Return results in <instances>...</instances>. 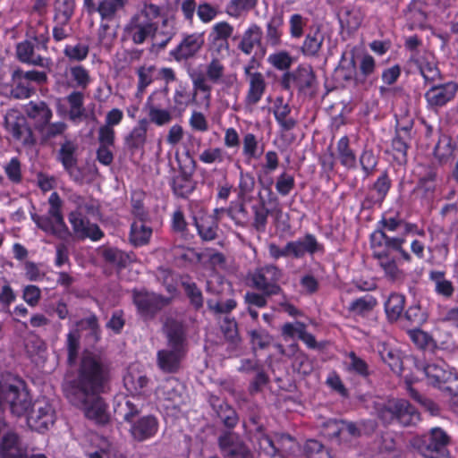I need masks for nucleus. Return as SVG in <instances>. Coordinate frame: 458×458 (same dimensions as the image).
Masks as SVG:
<instances>
[{"label": "nucleus", "mask_w": 458, "mask_h": 458, "mask_svg": "<svg viewBox=\"0 0 458 458\" xmlns=\"http://www.w3.org/2000/svg\"><path fill=\"white\" fill-rule=\"evenodd\" d=\"M107 372L92 354L83 356L76 378L66 379L64 391L69 402L84 411L86 417L98 424L110 420L108 406L99 396L105 391Z\"/></svg>", "instance_id": "1"}, {"label": "nucleus", "mask_w": 458, "mask_h": 458, "mask_svg": "<svg viewBox=\"0 0 458 458\" xmlns=\"http://www.w3.org/2000/svg\"><path fill=\"white\" fill-rule=\"evenodd\" d=\"M404 224L399 213L394 216L384 214L377 223V228L369 236L372 257L377 261L386 276L395 280L399 276L397 261L411 264L413 261L412 255L404 249L406 242L404 237L389 236L387 232H396Z\"/></svg>", "instance_id": "2"}, {"label": "nucleus", "mask_w": 458, "mask_h": 458, "mask_svg": "<svg viewBox=\"0 0 458 458\" xmlns=\"http://www.w3.org/2000/svg\"><path fill=\"white\" fill-rule=\"evenodd\" d=\"M174 34L173 21L162 16L160 7L151 3H144L123 29L124 39L141 45L150 38L156 50L165 48Z\"/></svg>", "instance_id": "3"}, {"label": "nucleus", "mask_w": 458, "mask_h": 458, "mask_svg": "<svg viewBox=\"0 0 458 458\" xmlns=\"http://www.w3.org/2000/svg\"><path fill=\"white\" fill-rule=\"evenodd\" d=\"M5 405L16 416L27 414V423L32 430L44 432L55 422V411L49 402L42 398L31 404L30 395L22 382L0 383V408Z\"/></svg>", "instance_id": "4"}, {"label": "nucleus", "mask_w": 458, "mask_h": 458, "mask_svg": "<svg viewBox=\"0 0 458 458\" xmlns=\"http://www.w3.org/2000/svg\"><path fill=\"white\" fill-rule=\"evenodd\" d=\"M164 330L167 348L157 352V366L164 372L174 373L179 369L187 352L186 334L183 327L175 321L166 322Z\"/></svg>", "instance_id": "5"}, {"label": "nucleus", "mask_w": 458, "mask_h": 458, "mask_svg": "<svg viewBox=\"0 0 458 458\" xmlns=\"http://www.w3.org/2000/svg\"><path fill=\"white\" fill-rule=\"evenodd\" d=\"M377 419L384 425L398 423L403 427L415 425L420 420L417 409L405 399H388L375 403Z\"/></svg>", "instance_id": "6"}, {"label": "nucleus", "mask_w": 458, "mask_h": 458, "mask_svg": "<svg viewBox=\"0 0 458 458\" xmlns=\"http://www.w3.org/2000/svg\"><path fill=\"white\" fill-rule=\"evenodd\" d=\"M449 443V436L440 428H433L428 434L411 440V446L425 458H450Z\"/></svg>", "instance_id": "7"}, {"label": "nucleus", "mask_w": 458, "mask_h": 458, "mask_svg": "<svg viewBox=\"0 0 458 458\" xmlns=\"http://www.w3.org/2000/svg\"><path fill=\"white\" fill-rule=\"evenodd\" d=\"M49 209L47 215L32 216L37 225L47 233L63 239L68 233V228L62 214L63 201L57 192L51 193L48 199Z\"/></svg>", "instance_id": "8"}, {"label": "nucleus", "mask_w": 458, "mask_h": 458, "mask_svg": "<svg viewBox=\"0 0 458 458\" xmlns=\"http://www.w3.org/2000/svg\"><path fill=\"white\" fill-rule=\"evenodd\" d=\"M282 276V270L276 266L265 265L252 274V286L267 295H277L283 291L278 284Z\"/></svg>", "instance_id": "9"}, {"label": "nucleus", "mask_w": 458, "mask_h": 458, "mask_svg": "<svg viewBox=\"0 0 458 458\" xmlns=\"http://www.w3.org/2000/svg\"><path fill=\"white\" fill-rule=\"evenodd\" d=\"M317 83L316 74L310 65L300 64L291 72H285L280 80L283 89L290 90L293 87L299 92L306 93L313 89Z\"/></svg>", "instance_id": "10"}, {"label": "nucleus", "mask_w": 458, "mask_h": 458, "mask_svg": "<svg viewBox=\"0 0 458 458\" xmlns=\"http://www.w3.org/2000/svg\"><path fill=\"white\" fill-rule=\"evenodd\" d=\"M4 126L14 140L24 146H32L35 138L26 117L18 110L11 109L4 115Z\"/></svg>", "instance_id": "11"}, {"label": "nucleus", "mask_w": 458, "mask_h": 458, "mask_svg": "<svg viewBox=\"0 0 458 458\" xmlns=\"http://www.w3.org/2000/svg\"><path fill=\"white\" fill-rule=\"evenodd\" d=\"M229 216V208L224 207L217 208L214 211V216L200 212L194 215L192 219L197 232L203 241H212L220 231L219 225L225 217Z\"/></svg>", "instance_id": "12"}, {"label": "nucleus", "mask_w": 458, "mask_h": 458, "mask_svg": "<svg viewBox=\"0 0 458 458\" xmlns=\"http://www.w3.org/2000/svg\"><path fill=\"white\" fill-rule=\"evenodd\" d=\"M413 123L410 122L405 125H397L394 135L391 140V148L388 151L398 164H405L408 158V150L411 148L412 140L411 131Z\"/></svg>", "instance_id": "13"}, {"label": "nucleus", "mask_w": 458, "mask_h": 458, "mask_svg": "<svg viewBox=\"0 0 458 458\" xmlns=\"http://www.w3.org/2000/svg\"><path fill=\"white\" fill-rule=\"evenodd\" d=\"M169 298L147 291H134L133 302L140 315L145 318H152L159 310L166 306Z\"/></svg>", "instance_id": "14"}, {"label": "nucleus", "mask_w": 458, "mask_h": 458, "mask_svg": "<svg viewBox=\"0 0 458 458\" xmlns=\"http://www.w3.org/2000/svg\"><path fill=\"white\" fill-rule=\"evenodd\" d=\"M157 398L164 401L165 409H179L185 403L182 384L174 377L165 379L156 390Z\"/></svg>", "instance_id": "15"}, {"label": "nucleus", "mask_w": 458, "mask_h": 458, "mask_svg": "<svg viewBox=\"0 0 458 458\" xmlns=\"http://www.w3.org/2000/svg\"><path fill=\"white\" fill-rule=\"evenodd\" d=\"M458 92V83L447 81L441 84L432 85L424 94L428 106L431 109H437L445 106L453 100Z\"/></svg>", "instance_id": "16"}, {"label": "nucleus", "mask_w": 458, "mask_h": 458, "mask_svg": "<svg viewBox=\"0 0 458 458\" xmlns=\"http://www.w3.org/2000/svg\"><path fill=\"white\" fill-rule=\"evenodd\" d=\"M167 102V94L164 90L153 92L147 101L149 119L157 126H163L172 121L173 116L171 111L163 108Z\"/></svg>", "instance_id": "17"}, {"label": "nucleus", "mask_w": 458, "mask_h": 458, "mask_svg": "<svg viewBox=\"0 0 458 458\" xmlns=\"http://www.w3.org/2000/svg\"><path fill=\"white\" fill-rule=\"evenodd\" d=\"M41 50H47V48H38V43L27 38L16 45V57L23 64L48 68L51 65V60L42 56L39 54Z\"/></svg>", "instance_id": "18"}, {"label": "nucleus", "mask_w": 458, "mask_h": 458, "mask_svg": "<svg viewBox=\"0 0 458 458\" xmlns=\"http://www.w3.org/2000/svg\"><path fill=\"white\" fill-rule=\"evenodd\" d=\"M129 0H84L88 13H98L103 21H114Z\"/></svg>", "instance_id": "19"}, {"label": "nucleus", "mask_w": 458, "mask_h": 458, "mask_svg": "<svg viewBox=\"0 0 458 458\" xmlns=\"http://www.w3.org/2000/svg\"><path fill=\"white\" fill-rule=\"evenodd\" d=\"M212 55L227 57L229 55V24L225 21L217 22L208 36Z\"/></svg>", "instance_id": "20"}, {"label": "nucleus", "mask_w": 458, "mask_h": 458, "mask_svg": "<svg viewBox=\"0 0 458 458\" xmlns=\"http://www.w3.org/2000/svg\"><path fill=\"white\" fill-rule=\"evenodd\" d=\"M428 383L439 389H450L445 385L454 378L448 365L444 360L428 363L423 368Z\"/></svg>", "instance_id": "21"}, {"label": "nucleus", "mask_w": 458, "mask_h": 458, "mask_svg": "<svg viewBox=\"0 0 458 458\" xmlns=\"http://www.w3.org/2000/svg\"><path fill=\"white\" fill-rule=\"evenodd\" d=\"M288 249H291L292 258L296 259H302L306 253L314 255L325 252L324 245L318 242L314 234L309 233L302 239L288 242Z\"/></svg>", "instance_id": "22"}, {"label": "nucleus", "mask_w": 458, "mask_h": 458, "mask_svg": "<svg viewBox=\"0 0 458 458\" xmlns=\"http://www.w3.org/2000/svg\"><path fill=\"white\" fill-rule=\"evenodd\" d=\"M158 420L153 415H145L131 423L130 432L133 439L142 442L152 438L158 431Z\"/></svg>", "instance_id": "23"}, {"label": "nucleus", "mask_w": 458, "mask_h": 458, "mask_svg": "<svg viewBox=\"0 0 458 458\" xmlns=\"http://www.w3.org/2000/svg\"><path fill=\"white\" fill-rule=\"evenodd\" d=\"M69 222L75 233L82 238H89L96 242L104 235L98 225L90 224L79 210L70 213Z\"/></svg>", "instance_id": "24"}, {"label": "nucleus", "mask_w": 458, "mask_h": 458, "mask_svg": "<svg viewBox=\"0 0 458 458\" xmlns=\"http://www.w3.org/2000/svg\"><path fill=\"white\" fill-rule=\"evenodd\" d=\"M391 188L392 180L387 170H384L371 186V189L375 191V195L366 196L362 201V207L364 208H370L376 204L381 206Z\"/></svg>", "instance_id": "25"}, {"label": "nucleus", "mask_w": 458, "mask_h": 458, "mask_svg": "<svg viewBox=\"0 0 458 458\" xmlns=\"http://www.w3.org/2000/svg\"><path fill=\"white\" fill-rule=\"evenodd\" d=\"M204 38L201 33H193L185 36L181 43L170 52V55L176 60H186L193 56L203 46Z\"/></svg>", "instance_id": "26"}, {"label": "nucleus", "mask_w": 458, "mask_h": 458, "mask_svg": "<svg viewBox=\"0 0 458 458\" xmlns=\"http://www.w3.org/2000/svg\"><path fill=\"white\" fill-rule=\"evenodd\" d=\"M26 37L38 43V48H47L49 30L48 26L41 16H31L28 22Z\"/></svg>", "instance_id": "27"}, {"label": "nucleus", "mask_w": 458, "mask_h": 458, "mask_svg": "<svg viewBox=\"0 0 458 458\" xmlns=\"http://www.w3.org/2000/svg\"><path fill=\"white\" fill-rule=\"evenodd\" d=\"M376 68L375 58L369 54H364L360 59L358 71L354 75L355 83L361 86H372L377 81V78L373 77Z\"/></svg>", "instance_id": "28"}, {"label": "nucleus", "mask_w": 458, "mask_h": 458, "mask_svg": "<svg viewBox=\"0 0 458 458\" xmlns=\"http://www.w3.org/2000/svg\"><path fill=\"white\" fill-rule=\"evenodd\" d=\"M410 62L413 63L424 79L425 84L433 83L437 80H442V73L433 60H429L427 55H412Z\"/></svg>", "instance_id": "29"}, {"label": "nucleus", "mask_w": 458, "mask_h": 458, "mask_svg": "<svg viewBox=\"0 0 458 458\" xmlns=\"http://www.w3.org/2000/svg\"><path fill=\"white\" fill-rule=\"evenodd\" d=\"M97 323L98 319L96 316L92 315L85 319L81 320L75 327L70 330V332L67 335L68 360L70 363L75 361L80 349L81 335L78 327L86 325L87 327L94 330L97 327Z\"/></svg>", "instance_id": "30"}, {"label": "nucleus", "mask_w": 458, "mask_h": 458, "mask_svg": "<svg viewBox=\"0 0 458 458\" xmlns=\"http://www.w3.org/2000/svg\"><path fill=\"white\" fill-rule=\"evenodd\" d=\"M377 304L376 297L371 294H365L353 299L349 303L347 310L353 318H367L373 313Z\"/></svg>", "instance_id": "31"}, {"label": "nucleus", "mask_w": 458, "mask_h": 458, "mask_svg": "<svg viewBox=\"0 0 458 458\" xmlns=\"http://www.w3.org/2000/svg\"><path fill=\"white\" fill-rule=\"evenodd\" d=\"M325 37L319 27L311 28L305 35L301 53L305 57H318L323 47Z\"/></svg>", "instance_id": "32"}, {"label": "nucleus", "mask_w": 458, "mask_h": 458, "mask_svg": "<svg viewBox=\"0 0 458 458\" xmlns=\"http://www.w3.org/2000/svg\"><path fill=\"white\" fill-rule=\"evenodd\" d=\"M27 115L33 120L35 128L39 131L52 118V111L43 101H30L25 106Z\"/></svg>", "instance_id": "33"}, {"label": "nucleus", "mask_w": 458, "mask_h": 458, "mask_svg": "<svg viewBox=\"0 0 458 458\" xmlns=\"http://www.w3.org/2000/svg\"><path fill=\"white\" fill-rule=\"evenodd\" d=\"M249 89L245 96L244 102L248 106H256L263 98L267 82L262 73H253L247 78Z\"/></svg>", "instance_id": "34"}, {"label": "nucleus", "mask_w": 458, "mask_h": 458, "mask_svg": "<svg viewBox=\"0 0 458 458\" xmlns=\"http://www.w3.org/2000/svg\"><path fill=\"white\" fill-rule=\"evenodd\" d=\"M0 455L2 458H26L16 433L4 432L0 440Z\"/></svg>", "instance_id": "35"}, {"label": "nucleus", "mask_w": 458, "mask_h": 458, "mask_svg": "<svg viewBox=\"0 0 458 458\" xmlns=\"http://www.w3.org/2000/svg\"><path fill=\"white\" fill-rule=\"evenodd\" d=\"M139 405L134 403L131 397L119 395L114 403V412L117 420L131 423L135 416L140 413Z\"/></svg>", "instance_id": "36"}, {"label": "nucleus", "mask_w": 458, "mask_h": 458, "mask_svg": "<svg viewBox=\"0 0 458 458\" xmlns=\"http://www.w3.org/2000/svg\"><path fill=\"white\" fill-rule=\"evenodd\" d=\"M335 155L340 164L346 169L351 170L356 167V154L351 148V140L347 135L342 136L336 142Z\"/></svg>", "instance_id": "37"}, {"label": "nucleus", "mask_w": 458, "mask_h": 458, "mask_svg": "<svg viewBox=\"0 0 458 458\" xmlns=\"http://www.w3.org/2000/svg\"><path fill=\"white\" fill-rule=\"evenodd\" d=\"M66 83L81 89H86L93 82L90 72L81 64L71 65L66 69Z\"/></svg>", "instance_id": "38"}, {"label": "nucleus", "mask_w": 458, "mask_h": 458, "mask_svg": "<svg viewBox=\"0 0 458 458\" xmlns=\"http://www.w3.org/2000/svg\"><path fill=\"white\" fill-rule=\"evenodd\" d=\"M406 298L403 294L391 293L384 303V310L390 323L397 322L404 313Z\"/></svg>", "instance_id": "39"}, {"label": "nucleus", "mask_w": 458, "mask_h": 458, "mask_svg": "<svg viewBox=\"0 0 458 458\" xmlns=\"http://www.w3.org/2000/svg\"><path fill=\"white\" fill-rule=\"evenodd\" d=\"M284 15L282 13H275L266 26V41L268 46L278 47L282 43Z\"/></svg>", "instance_id": "40"}, {"label": "nucleus", "mask_w": 458, "mask_h": 458, "mask_svg": "<svg viewBox=\"0 0 458 458\" xmlns=\"http://www.w3.org/2000/svg\"><path fill=\"white\" fill-rule=\"evenodd\" d=\"M437 172L434 169H429L423 176L419 178L414 191L420 193L421 199L432 200L437 189Z\"/></svg>", "instance_id": "41"}, {"label": "nucleus", "mask_w": 458, "mask_h": 458, "mask_svg": "<svg viewBox=\"0 0 458 458\" xmlns=\"http://www.w3.org/2000/svg\"><path fill=\"white\" fill-rule=\"evenodd\" d=\"M428 279L434 283L435 293L445 299H450L454 293L453 283L445 278V272L442 270H431L428 273Z\"/></svg>", "instance_id": "42"}, {"label": "nucleus", "mask_w": 458, "mask_h": 458, "mask_svg": "<svg viewBox=\"0 0 458 458\" xmlns=\"http://www.w3.org/2000/svg\"><path fill=\"white\" fill-rule=\"evenodd\" d=\"M147 219H136L131 226L130 241L134 246H142L148 242L152 228L146 224Z\"/></svg>", "instance_id": "43"}, {"label": "nucleus", "mask_w": 458, "mask_h": 458, "mask_svg": "<svg viewBox=\"0 0 458 458\" xmlns=\"http://www.w3.org/2000/svg\"><path fill=\"white\" fill-rule=\"evenodd\" d=\"M13 87L11 95L18 99L28 98L34 91L32 85L24 78L21 70H15L12 74Z\"/></svg>", "instance_id": "44"}, {"label": "nucleus", "mask_w": 458, "mask_h": 458, "mask_svg": "<svg viewBox=\"0 0 458 458\" xmlns=\"http://www.w3.org/2000/svg\"><path fill=\"white\" fill-rule=\"evenodd\" d=\"M378 354L386 364L394 372H401L403 369V361L400 352L391 345L382 343L377 345Z\"/></svg>", "instance_id": "45"}, {"label": "nucleus", "mask_w": 458, "mask_h": 458, "mask_svg": "<svg viewBox=\"0 0 458 458\" xmlns=\"http://www.w3.org/2000/svg\"><path fill=\"white\" fill-rule=\"evenodd\" d=\"M289 348L293 352L292 367L301 375H309L313 370V365L309 356L300 350L298 344H292Z\"/></svg>", "instance_id": "46"}, {"label": "nucleus", "mask_w": 458, "mask_h": 458, "mask_svg": "<svg viewBox=\"0 0 458 458\" xmlns=\"http://www.w3.org/2000/svg\"><path fill=\"white\" fill-rule=\"evenodd\" d=\"M262 30L257 24H251L243 33L239 48L246 55H250L256 45H260Z\"/></svg>", "instance_id": "47"}, {"label": "nucleus", "mask_w": 458, "mask_h": 458, "mask_svg": "<svg viewBox=\"0 0 458 458\" xmlns=\"http://www.w3.org/2000/svg\"><path fill=\"white\" fill-rule=\"evenodd\" d=\"M435 157L439 162H446L454 153V142L451 136L440 133L433 150Z\"/></svg>", "instance_id": "48"}, {"label": "nucleus", "mask_w": 458, "mask_h": 458, "mask_svg": "<svg viewBox=\"0 0 458 458\" xmlns=\"http://www.w3.org/2000/svg\"><path fill=\"white\" fill-rule=\"evenodd\" d=\"M290 113L291 107L288 104H283L282 100L279 105H276L275 106V119L284 131L293 130L297 124L296 120L289 116Z\"/></svg>", "instance_id": "49"}, {"label": "nucleus", "mask_w": 458, "mask_h": 458, "mask_svg": "<svg viewBox=\"0 0 458 458\" xmlns=\"http://www.w3.org/2000/svg\"><path fill=\"white\" fill-rule=\"evenodd\" d=\"M403 318L411 326L420 327L427 322L428 316L420 303H414L404 311Z\"/></svg>", "instance_id": "50"}, {"label": "nucleus", "mask_w": 458, "mask_h": 458, "mask_svg": "<svg viewBox=\"0 0 458 458\" xmlns=\"http://www.w3.org/2000/svg\"><path fill=\"white\" fill-rule=\"evenodd\" d=\"M255 185L254 177L250 174H243L241 172L240 182L238 186V197L241 203H236L235 208L239 207L240 210H243L242 202L250 199Z\"/></svg>", "instance_id": "51"}, {"label": "nucleus", "mask_w": 458, "mask_h": 458, "mask_svg": "<svg viewBox=\"0 0 458 458\" xmlns=\"http://www.w3.org/2000/svg\"><path fill=\"white\" fill-rule=\"evenodd\" d=\"M75 147L72 142H64L59 150L58 158L63 164L64 169L72 174L76 165V157L74 156Z\"/></svg>", "instance_id": "52"}, {"label": "nucleus", "mask_w": 458, "mask_h": 458, "mask_svg": "<svg viewBox=\"0 0 458 458\" xmlns=\"http://www.w3.org/2000/svg\"><path fill=\"white\" fill-rule=\"evenodd\" d=\"M212 61L207 65L206 76L215 84H220L224 81L225 66L221 64L220 59L224 57L212 55Z\"/></svg>", "instance_id": "53"}, {"label": "nucleus", "mask_w": 458, "mask_h": 458, "mask_svg": "<svg viewBox=\"0 0 458 458\" xmlns=\"http://www.w3.org/2000/svg\"><path fill=\"white\" fill-rule=\"evenodd\" d=\"M342 427V420H328L323 423L321 435L329 441L340 443L343 435Z\"/></svg>", "instance_id": "54"}, {"label": "nucleus", "mask_w": 458, "mask_h": 458, "mask_svg": "<svg viewBox=\"0 0 458 458\" xmlns=\"http://www.w3.org/2000/svg\"><path fill=\"white\" fill-rule=\"evenodd\" d=\"M252 211L254 215L252 223L253 227L259 233H265L269 210L267 208L264 202H259L252 206Z\"/></svg>", "instance_id": "55"}, {"label": "nucleus", "mask_w": 458, "mask_h": 458, "mask_svg": "<svg viewBox=\"0 0 458 458\" xmlns=\"http://www.w3.org/2000/svg\"><path fill=\"white\" fill-rule=\"evenodd\" d=\"M350 362L347 365V371L355 374L362 378H366L369 376V369L368 363L357 356L354 352L349 353Z\"/></svg>", "instance_id": "56"}, {"label": "nucleus", "mask_w": 458, "mask_h": 458, "mask_svg": "<svg viewBox=\"0 0 458 458\" xmlns=\"http://www.w3.org/2000/svg\"><path fill=\"white\" fill-rule=\"evenodd\" d=\"M155 72L156 68L154 65L151 64H144L138 68V96L142 95L146 88L152 83Z\"/></svg>", "instance_id": "57"}, {"label": "nucleus", "mask_w": 458, "mask_h": 458, "mask_svg": "<svg viewBox=\"0 0 458 458\" xmlns=\"http://www.w3.org/2000/svg\"><path fill=\"white\" fill-rule=\"evenodd\" d=\"M89 52V46L81 42L74 45H66L64 48V55L73 62H82L87 58Z\"/></svg>", "instance_id": "58"}, {"label": "nucleus", "mask_w": 458, "mask_h": 458, "mask_svg": "<svg viewBox=\"0 0 458 458\" xmlns=\"http://www.w3.org/2000/svg\"><path fill=\"white\" fill-rule=\"evenodd\" d=\"M267 62L278 71L289 72L293 63L292 55L287 51H279L269 55Z\"/></svg>", "instance_id": "59"}, {"label": "nucleus", "mask_w": 458, "mask_h": 458, "mask_svg": "<svg viewBox=\"0 0 458 458\" xmlns=\"http://www.w3.org/2000/svg\"><path fill=\"white\" fill-rule=\"evenodd\" d=\"M147 129L144 125H139L132 129L125 141L131 149L142 148L146 142Z\"/></svg>", "instance_id": "60"}, {"label": "nucleus", "mask_w": 458, "mask_h": 458, "mask_svg": "<svg viewBox=\"0 0 458 458\" xmlns=\"http://www.w3.org/2000/svg\"><path fill=\"white\" fill-rule=\"evenodd\" d=\"M377 162V157L375 156L372 149L365 148L361 152L360 164L366 178L374 174Z\"/></svg>", "instance_id": "61"}, {"label": "nucleus", "mask_w": 458, "mask_h": 458, "mask_svg": "<svg viewBox=\"0 0 458 458\" xmlns=\"http://www.w3.org/2000/svg\"><path fill=\"white\" fill-rule=\"evenodd\" d=\"M275 187L279 195L283 197L289 195L295 187L293 175L287 174L286 172H283L277 177Z\"/></svg>", "instance_id": "62"}, {"label": "nucleus", "mask_w": 458, "mask_h": 458, "mask_svg": "<svg viewBox=\"0 0 458 458\" xmlns=\"http://www.w3.org/2000/svg\"><path fill=\"white\" fill-rule=\"evenodd\" d=\"M307 24L305 19L300 13H293L289 19V33L292 38L299 39L303 36L304 27Z\"/></svg>", "instance_id": "63"}, {"label": "nucleus", "mask_w": 458, "mask_h": 458, "mask_svg": "<svg viewBox=\"0 0 458 458\" xmlns=\"http://www.w3.org/2000/svg\"><path fill=\"white\" fill-rule=\"evenodd\" d=\"M209 81L208 78L201 73L195 75L192 78L195 95H201L203 99L208 100L211 91Z\"/></svg>", "instance_id": "64"}]
</instances>
